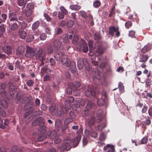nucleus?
Returning <instances> with one entry per match:
<instances>
[{"instance_id":"obj_33","label":"nucleus","mask_w":152,"mask_h":152,"mask_svg":"<svg viewBox=\"0 0 152 152\" xmlns=\"http://www.w3.org/2000/svg\"><path fill=\"white\" fill-rule=\"evenodd\" d=\"M39 25V21H36L32 25V28L33 30H35L37 28Z\"/></svg>"},{"instance_id":"obj_42","label":"nucleus","mask_w":152,"mask_h":152,"mask_svg":"<svg viewBox=\"0 0 152 152\" xmlns=\"http://www.w3.org/2000/svg\"><path fill=\"white\" fill-rule=\"evenodd\" d=\"M34 37L32 35H29L27 37L26 39L27 42H29L32 41L34 39Z\"/></svg>"},{"instance_id":"obj_3","label":"nucleus","mask_w":152,"mask_h":152,"mask_svg":"<svg viewBox=\"0 0 152 152\" xmlns=\"http://www.w3.org/2000/svg\"><path fill=\"white\" fill-rule=\"evenodd\" d=\"M61 62L63 64H66L67 67H70V69L72 70V72H75L76 70L75 63L74 61L70 62L68 60L67 56L64 55L63 57L61 59Z\"/></svg>"},{"instance_id":"obj_57","label":"nucleus","mask_w":152,"mask_h":152,"mask_svg":"<svg viewBox=\"0 0 152 152\" xmlns=\"http://www.w3.org/2000/svg\"><path fill=\"white\" fill-rule=\"evenodd\" d=\"M64 15L63 13L61 12H59L58 15V18L59 19H62L64 18Z\"/></svg>"},{"instance_id":"obj_45","label":"nucleus","mask_w":152,"mask_h":152,"mask_svg":"<svg viewBox=\"0 0 152 152\" xmlns=\"http://www.w3.org/2000/svg\"><path fill=\"white\" fill-rule=\"evenodd\" d=\"M149 48L148 46H146L143 47L141 50V52L143 53H145L148 51Z\"/></svg>"},{"instance_id":"obj_27","label":"nucleus","mask_w":152,"mask_h":152,"mask_svg":"<svg viewBox=\"0 0 152 152\" xmlns=\"http://www.w3.org/2000/svg\"><path fill=\"white\" fill-rule=\"evenodd\" d=\"M105 50V48L102 46H99L97 49L96 52L98 53V55L102 54Z\"/></svg>"},{"instance_id":"obj_8","label":"nucleus","mask_w":152,"mask_h":152,"mask_svg":"<svg viewBox=\"0 0 152 152\" xmlns=\"http://www.w3.org/2000/svg\"><path fill=\"white\" fill-rule=\"evenodd\" d=\"M86 95L87 97L94 96L95 95V93L94 89L91 88L90 86L88 87V88L85 92Z\"/></svg>"},{"instance_id":"obj_32","label":"nucleus","mask_w":152,"mask_h":152,"mask_svg":"<svg viewBox=\"0 0 152 152\" xmlns=\"http://www.w3.org/2000/svg\"><path fill=\"white\" fill-rule=\"evenodd\" d=\"M69 8L72 10H80L81 8V7L78 5L73 4L70 6Z\"/></svg>"},{"instance_id":"obj_44","label":"nucleus","mask_w":152,"mask_h":152,"mask_svg":"<svg viewBox=\"0 0 152 152\" xmlns=\"http://www.w3.org/2000/svg\"><path fill=\"white\" fill-rule=\"evenodd\" d=\"M95 122L94 118L93 117H91V119L88 121V123L89 125H93Z\"/></svg>"},{"instance_id":"obj_5","label":"nucleus","mask_w":152,"mask_h":152,"mask_svg":"<svg viewBox=\"0 0 152 152\" xmlns=\"http://www.w3.org/2000/svg\"><path fill=\"white\" fill-rule=\"evenodd\" d=\"M45 55V51L42 49H39L36 55V58L40 61H42Z\"/></svg>"},{"instance_id":"obj_39","label":"nucleus","mask_w":152,"mask_h":152,"mask_svg":"<svg viewBox=\"0 0 152 152\" xmlns=\"http://www.w3.org/2000/svg\"><path fill=\"white\" fill-rule=\"evenodd\" d=\"M61 125V121L60 120H57L55 121V126L56 127L59 128Z\"/></svg>"},{"instance_id":"obj_51","label":"nucleus","mask_w":152,"mask_h":152,"mask_svg":"<svg viewBox=\"0 0 152 152\" xmlns=\"http://www.w3.org/2000/svg\"><path fill=\"white\" fill-rule=\"evenodd\" d=\"M44 16L46 20L48 21H50L51 20V18L47 14L45 13L44 14Z\"/></svg>"},{"instance_id":"obj_38","label":"nucleus","mask_w":152,"mask_h":152,"mask_svg":"<svg viewBox=\"0 0 152 152\" xmlns=\"http://www.w3.org/2000/svg\"><path fill=\"white\" fill-rule=\"evenodd\" d=\"M74 25V22L72 20H69L66 22V25L67 27L70 28L72 27Z\"/></svg>"},{"instance_id":"obj_12","label":"nucleus","mask_w":152,"mask_h":152,"mask_svg":"<svg viewBox=\"0 0 152 152\" xmlns=\"http://www.w3.org/2000/svg\"><path fill=\"white\" fill-rule=\"evenodd\" d=\"M74 101V99L73 97H69L66 100L65 103V106H67L68 109H70L71 103H73Z\"/></svg>"},{"instance_id":"obj_4","label":"nucleus","mask_w":152,"mask_h":152,"mask_svg":"<svg viewBox=\"0 0 152 152\" xmlns=\"http://www.w3.org/2000/svg\"><path fill=\"white\" fill-rule=\"evenodd\" d=\"M84 65L85 70L89 71L90 70V67L89 64L87 61L86 59L80 58L77 61V66L79 70H81Z\"/></svg>"},{"instance_id":"obj_56","label":"nucleus","mask_w":152,"mask_h":152,"mask_svg":"<svg viewBox=\"0 0 152 152\" xmlns=\"http://www.w3.org/2000/svg\"><path fill=\"white\" fill-rule=\"evenodd\" d=\"M148 139L146 137H144L141 140L140 142L141 144H145L147 143Z\"/></svg>"},{"instance_id":"obj_49","label":"nucleus","mask_w":152,"mask_h":152,"mask_svg":"<svg viewBox=\"0 0 152 152\" xmlns=\"http://www.w3.org/2000/svg\"><path fill=\"white\" fill-rule=\"evenodd\" d=\"M5 30L4 28V24H2L0 25V31H1V33L2 34L3 33H4L5 32Z\"/></svg>"},{"instance_id":"obj_22","label":"nucleus","mask_w":152,"mask_h":152,"mask_svg":"<svg viewBox=\"0 0 152 152\" xmlns=\"http://www.w3.org/2000/svg\"><path fill=\"white\" fill-rule=\"evenodd\" d=\"M118 29V27H115L114 26H112L109 28V32L110 35H111L112 36H114V33L115 32L116 30Z\"/></svg>"},{"instance_id":"obj_26","label":"nucleus","mask_w":152,"mask_h":152,"mask_svg":"<svg viewBox=\"0 0 152 152\" xmlns=\"http://www.w3.org/2000/svg\"><path fill=\"white\" fill-rule=\"evenodd\" d=\"M106 126L105 123L100 124L96 127V129L99 131H101Z\"/></svg>"},{"instance_id":"obj_59","label":"nucleus","mask_w":152,"mask_h":152,"mask_svg":"<svg viewBox=\"0 0 152 152\" xmlns=\"http://www.w3.org/2000/svg\"><path fill=\"white\" fill-rule=\"evenodd\" d=\"M100 36L99 33H97L94 34V39L96 40H98L100 39Z\"/></svg>"},{"instance_id":"obj_53","label":"nucleus","mask_w":152,"mask_h":152,"mask_svg":"<svg viewBox=\"0 0 152 152\" xmlns=\"http://www.w3.org/2000/svg\"><path fill=\"white\" fill-rule=\"evenodd\" d=\"M0 115L2 117L6 116V114L5 111L3 110H0Z\"/></svg>"},{"instance_id":"obj_37","label":"nucleus","mask_w":152,"mask_h":152,"mask_svg":"<svg viewBox=\"0 0 152 152\" xmlns=\"http://www.w3.org/2000/svg\"><path fill=\"white\" fill-rule=\"evenodd\" d=\"M148 58V57L146 55H142L140 58V61L141 62H146Z\"/></svg>"},{"instance_id":"obj_2","label":"nucleus","mask_w":152,"mask_h":152,"mask_svg":"<svg viewBox=\"0 0 152 152\" xmlns=\"http://www.w3.org/2000/svg\"><path fill=\"white\" fill-rule=\"evenodd\" d=\"M73 42L76 43L77 45V48L80 50H82L84 53H86L88 50V45L83 39H80L79 40L78 36L77 35L74 36L73 37Z\"/></svg>"},{"instance_id":"obj_18","label":"nucleus","mask_w":152,"mask_h":152,"mask_svg":"<svg viewBox=\"0 0 152 152\" xmlns=\"http://www.w3.org/2000/svg\"><path fill=\"white\" fill-rule=\"evenodd\" d=\"M57 133V131L55 130L50 131L47 133V135L50 138L53 139L56 136Z\"/></svg>"},{"instance_id":"obj_20","label":"nucleus","mask_w":152,"mask_h":152,"mask_svg":"<svg viewBox=\"0 0 152 152\" xmlns=\"http://www.w3.org/2000/svg\"><path fill=\"white\" fill-rule=\"evenodd\" d=\"M12 50V49L11 47L9 46H6L5 47L1 50H0V52H1L2 50L4 51L5 53L9 54L11 53Z\"/></svg>"},{"instance_id":"obj_61","label":"nucleus","mask_w":152,"mask_h":152,"mask_svg":"<svg viewBox=\"0 0 152 152\" xmlns=\"http://www.w3.org/2000/svg\"><path fill=\"white\" fill-rule=\"evenodd\" d=\"M151 121L150 118L148 117L147 118L146 121L145 122V124L146 125H149L151 124Z\"/></svg>"},{"instance_id":"obj_11","label":"nucleus","mask_w":152,"mask_h":152,"mask_svg":"<svg viewBox=\"0 0 152 152\" xmlns=\"http://www.w3.org/2000/svg\"><path fill=\"white\" fill-rule=\"evenodd\" d=\"M30 4H28L27 5V8L25 9V14L26 17H30L32 15V9H33V6L29 7L30 6Z\"/></svg>"},{"instance_id":"obj_16","label":"nucleus","mask_w":152,"mask_h":152,"mask_svg":"<svg viewBox=\"0 0 152 152\" xmlns=\"http://www.w3.org/2000/svg\"><path fill=\"white\" fill-rule=\"evenodd\" d=\"M103 111L102 110H99L97 112L96 117L97 121L99 122L103 118Z\"/></svg>"},{"instance_id":"obj_52","label":"nucleus","mask_w":152,"mask_h":152,"mask_svg":"<svg viewBox=\"0 0 152 152\" xmlns=\"http://www.w3.org/2000/svg\"><path fill=\"white\" fill-rule=\"evenodd\" d=\"M73 121V119L70 118H68L64 121V123L65 124H68L71 122Z\"/></svg>"},{"instance_id":"obj_15","label":"nucleus","mask_w":152,"mask_h":152,"mask_svg":"<svg viewBox=\"0 0 152 152\" xmlns=\"http://www.w3.org/2000/svg\"><path fill=\"white\" fill-rule=\"evenodd\" d=\"M9 91L10 92V95L11 96L14 95L15 94L17 93L15 90L14 85L11 83H10L9 85Z\"/></svg>"},{"instance_id":"obj_17","label":"nucleus","mask_w":152,"mask_h":152,"mask_svg":"<svg viewBox=\"0 0 152 152\" xmlns=\"http://www.w3.org/2000/svg\"><path fill=\"white\" fill-rule=\"evenodd\" d=\"M106 103V95L103 96L102 97L99 99L97 101V104L99 106L103 105Z\"/></svg>"},{"instance_id":"obj_25","label":"nucleus","mask_w":152,"mask_h":152,"mask_svg":"<svg viewBox=\"0 0 152 152\" xmlns=\"http://www.w3.org/2000/svg\"><path fill=\"white\" fill-rule=\"evenodd\" d=\"M57 50H55V48L53 46L49 47L47 49V52L48 54H50L53 53H56Z\"/></svg>"},{"instance_id":"obj_29","label":"nucleus","mask_w":152,"mask_h":152,"mask_svg":"<svg viewBox=\"0 0 152 152\" xmlns=\"http://www.w3.org/2000/svg\"><path fill=\"white\" fill-rule=\"evenodd\" d=\"M61 39L63 40V42L66 44L68 43L69 41L68 39V36L67 34H64L61 37Z\"/></svg>"},{"instance_id":"obj_31","label":"nucleus","mask_w":152,"mask_h":152,"mask_svg":"<svg viewBox=\"0 0 152 152\" xmlns=\"http://www.w3.org/2000/svg\"><path fill=\"white\" fill-rule=\"evenodd\" d=\"M15 66L17 68L23 70L24 69V66H21L20 62L17 61L15 62Z\"/></svg>"},{"instance_id":"obj_9","label":"nucleus","mask_w":152,"mask_h":152,"mask_svg":"<svg viewBox=\"0 0 152 152\" xmlns=\"http://www.w3.org/2000/svg\"><path fill=\"white\" fill-rule=\"evenodd\" d=\"M53 46L55 50L58 51L62 47V44L58 39H56L54 41Z\"/></svg>"},{"instance_id":"obj_54","label":"nucleus","mask_w":152,"mask_h":152,"mask_svg":"<svg viewBox=\"0 0 152 152\" xmlns=\"http://www.w3.org/2000/svg\"><path fill=\"white\" fill-rule=\"evenodd\" d=\"M49 62L51 66H54L56 64V61L53 58H50L49 60Z\"/></svg>"},{"instance_id":"obj_36","label":"nucleus","mask_w":152,"mask_h":152,"mask_svg":"<svg viewBox=\"0 0 152 152\" xmlns=\"http://www.w3.org/2000/svg\"><path fill=\"white\" fill-rule=\"evenodd\" d=\"M70 109H68L67 106H66V107L63 106H62L61 108V109L64 114L67 113L68 112V110Z\"/></svg>"},{"instance_id":"obj_24","label":"nucleus","mask_w":152,"mask_h":152,"mask_svg":"<svg viewBox=\"0 0 152 152\" xmlns=\"http://www.w3.org/2000/svg\"><path fill=\"white\" fill-rule=\"evenodd\" d=\"M46 127L44 126H42L39 127L38 129V131L41 134H45L46 132Z\"/></svg>"},{"instance_id":"obj_62","label":"nucleus","mask_w":152,"mask_h":152,"mask_svg":"<svg viewBox=\"0 0 152 152\" xmlns=\"http://www.w3.org/2000/svg\"><path fill=\"white\" fill-rule=\"evenodd\" d=\"M94 77L96 78L98 80H99L100 79V75L98 71H95V74L94 75Z\"/></svg>"},{"instance_id":"obj_43","label":"nucleus","mask_w":152,"mask_h":152,"mask_svg":"<svg viewBox=\"0 0 152 152\" xmlns=\"http://www.w3.org/2000/svg\"><path fill=\"white\" fill-rule=\"evenodd\" d=\"M18 25L16 23H14L11 26V29L12 31H15L18 28Z\"/></svg>"},{"instance_id":"obj_23","label":"nucleus","mask_w":152,"mask_h":152,"mask_svg":"<svg viewBox=\"0 0 152 152\" xmlns=\"http://www.w3.org/2000/svg\"><path fill=\"white\" fill-rule=\"evenodd\" d=\"M95 106V104L91 101H89L86 105V108L87 110H89L93 108Z\"/></svg>"},{"instance_id":"obj_64","label":"nucleus","mask_w":152,"mask_h":152,"mask_svg":"<svg viewBox=\"0 0 152 152\" xmlns=\"http://www.w3.org/2000/svg\"><path fill=\"white\" fill-rule=\"evenodd\" d=\"M33 81L32 80H29L27 82V85L28 86H32L33 84Z\"/></svg>"},{"instance_id":"obj_14","label":"nucleus","mask_w":152,"mask_h":152,"mask_svg":"<svg viewBox=\"0 0 152 152\" xmlns=\"http://www.w3.org/2000/svg\"><path fill=\"white\" fill-rule=\"evenodd\" d=\"M104 150L107 151V152H114L115 149L114 146L111 144H107L104 148Z\"/></svg>"},{"instance_id":"obj_30","label":"nucleus","mask_w":152,"mask_h":152,"mask_svg":"<svg viewBox=\"0 0 152 152\" xmlns=\"http://www.w3.org/2000/svg\"><path fill=\"white\" fill-rule=\"evenodd\" d=\"M49 111L51 113H53L56 111V110H57L56 109V105L54 103H52L51 104L50 106L49 107Z\"/></svg>"},{"instance_id":"obj_40","label":"nucleus","mask_w":152,"mask_h":152,"mask_svg":"<svg viewBox=\"0 0 152 152\" xmlns=\"http://www.w3.org/2000/svg\"><path fill=\"white\" fill-rule=\"evenodd\" d=\"M60 9L61 10V13L64 15H67L68 14V11L63 6H61L60 7Z\"/></svg>"},{"instance_id":"obj_34","label":"nucleus","mask_w":152,"mask_h":152,"mask_svg":"<svg viewBox=\"0 0 152 152\" xmlns=\"http://www.w3.org/2000/svg\"><path fill=\"white\" fill-rule=\"evenodd\" d=\"M26 4V2L24 0H18V4L20 6H22V9H23Z\"/></svg>"},{"instance_id":"obj_10","label":"nucleus","mask_w":152,"mask_h":152,"mask_svg":"<svg viewBox=\"0 0 152 152\" xmlns=\"http://www.w3.org/2000/svg\"><path fill=\"white\" fill-rule=\"evenodd\" d=\"M64 50H62V51H57V53L55 54L54 57L57 61H59L63 57L64 54Z\"/></svg>"},{"instance_id":"obj_55","label":"nucleus","mask_w":152,"mask_h":152,"mask_svg":"<svg viewBox=\"0 0 152 152\" xmlns=\"http://www.w3.org/2000/svg\"><path fill=\"white\" fill-rule=\"evenodd\" d=\"M99 62L100 64V67L102 68L104 67L105 65V63L104 61H100V60H101V58H98Z\"/></svg>"},{"instance_id":"obj_35","label":"nucleus","mask_w":152,"mask_h":152,"mask_svg":"<svg viewBox=\"0 0 152 152\" xmlns=\"http://www.w3.org/2000/svg\"><path fill=\"white\" fill-rule=\"evenodd\" d=\"M101 2L99 0H96L93 3V6L95 8H97L100 6Z\"/></svg>"},{"instance_id":"obj_7","label":"nucleus","mask_w":152,"mask_h":152,"mask_svg":"<svg viewBox=\"0 0 152 152\" xmlns=\"http://www.w3.org/2000/svg\"><path fill=\"white\" fill-rule=\"evenodd\" d=\"M0 97V108L3 107L4 108H6L8 107V103L7 101V96H2Z\"/></svg>"},{"instance_id":"obj_1","label":"nucleus","mask_w":152,"mask_h":152,"mask_svg":"<svg viewBox=\"0 0 152 152\" xmlns=\"http://www.w3.org/2000/svg\"><path fill=\"white\" fill-rule=\"evenodd\" d=\"M81 139V136L79 135L75 137L73 141L69 139L64 140L63 143L57 147L58 150L60 152L69 150L72 147V145L74 147L76 146L79 143Z\"/></svg>"},{"instance_id":"obj_46","label":"nucleus","mask_w":152,"mask_h":152,"mask_svg":"<svg viewBox=\"0 0 152 152\" xmlns=\"http://www.w3.org/2000/svg\"><path fill=\"white\" fill-rule=\"evenodd\" d=\"M81 91L78 89H76L73 91L74 95L75 96H78L81 93Z\"/></svg>"},{"instance_id":"obj_48","label":"nucleus","mask_w":152,"mask_h":152,"mask_svg":"<svg viewBox=\"0 0 152 152\" xmlns=\"http://www.w3.org/2000/svg\"><path fill=\"white\" fill-rule=\"evenodd\" d=\"M76 15L74 12L72 13L69 17L70 18L73 19L75 21L77 20V18L76 17Z\"/></svg>"},{"instance_id":"obj_21","label":"nucleus","mask_w":152,"mask_h":152,"mask_svg":"<svg viewBox=\"0 0 152 152\" xmlns=\"http://www.w3.org/2000/svg\"><path fill=\"white\" fill-rule=\"evenodd\" d=\"M105 136L104 134H102L100 135L99 137V141L97 142L99 144H100L99 146L103 145L104 144L103 141L104 140L105 138Z\"/></svg>"},{"instance_id":"obj_58","label":"nucleus","mask_w":152,"mask_h":152,"mask_svg":"<svg viewBox=\"0 0 152 152\" xmlns=\"http://www.w3.org/2000/svg\"><path fill=\"white\" fill-rule=\"evenodd\" d=\"M90 134L91 137L94 138H95L97 136L96 133L94 131H92L90 132Z\"/></svg>"},{"instance_id":"obj_63","label":"nucleus","mask_w":152,"mask_h":152,"mask_svg":"<svg viewBox=\"0 0 152 152\" xmlns=\"http://www.w3.org/2000/svg\"><path fill=\"white\" fill-rule=\"evenodd\" d=\"M2 20L4 22L5 21L7 18V15L5 14H2L1 15Z\"/></svg>"},{"instance_id":"obj_50","label":"nucleus","mask_w":152,"mask_h":152,"mask_svg":"<svg viewBox=\"0 0 152 152\" xmlns=\"http://www.w3.org/2000/svg\"><path fill=\"white\" fill-rule=\"evenodd\" d=\"M80 14L81 16L83 18H86L87 17L86 13L83 11H80Z\"/></svg>"},{"instance_id":"obj_19","label":"nucleus","mask_w":152,"mask_h":152,"mask_svg":"<svg viewBox=\"0 0 152 152\" xmlns=\"http://www.w3.org/2000/svg\"><path fill=\"white\" fill-rule=\"evenodd\" d=\"M25 50L24 48L22 46H19L15 51L16 54L19 55L23 54Z\"/></svg>"},{"instance_id":"obj_13","label":"nucleus","mask_w":152,"mask_h":152,"mask_svg":"<svg viewBox=\"0 0 152 152\" xmlns=\"http://www.w3.org/2000/svg\"><path fill=\"white\" fill-rule=\"evenodd\" d=\"M8 17L10 21H15L20 24V22L18 20L16 14L14 12H11L9 13Z\"/></svg>"},{"instance_id":"obj_6","label":"nucleus","mask_w":152,"mask_h":152,"mask_svg":"<svg viewBox=\"0 0 152 152\" xmlns=\"http://www.w3.org/2000/svg\"><path fill=\"white\" fill-rule=\"evenodd\" d=\"M26 48V56L27 57L31 58L34 56L35 55V51L34 49L28 46H27Z\"/></svg>"},{"instance_id":"obj_60","label":"nucleus","mask_w":152,"mask_h":152,"mask_svg":"<svg viewBox=\"0 0 152 152\" xmlns=\"http://www.w3.org/2000/svg\"><path fill=\"white\" fill-rule=\"evenodd\" d=\"M125 26L126 28H128L132 26V23L130 21H128L125 23Z\"/></svg>"},{"instance_id":"obj_41","label":"nucleus","mask_w":152,"mask_h":152,"mask_svg":"<svg viewBox=\"0 0 152 152\" xmlns=\"http://www.w3.org/2000/svg\"><path fill=\"white\" fill-rule=\"evenodd\" d=\"M36 119L39 124L41 123L43 124H44V119L42 117H39L37 118Z\"/></svg>"},{"instance_id":"obj_47","label":"nucleus","mask_w":152,"mask_h":152,"mask_svg":"<svg viewBox=\"0 0 152 152\" xmlns=\"http://www.w3.org/2000/svg\"><path fill=\"white\" fill-rule=\"evenodd\" d=\"M118 87L120 91L121 92L124 91V87L123 85V84L121 83L120 82L118 85Z\"/></svg>"},{"instance_id":"obj_28","label":"nucleus","mask_w":152,"mask_h":152,"mask_svg":"<svg viewBox=\"0 0 152 152\" xmlns=\"http://www.w3.org/2000/svg\"><path fill=\"white\" fill-rule=\"evenodd\" d=\"M18 34L20 37L22 39H24L26 35V31L20 30L19 31Z\"/></svg>"}]
</instances>
